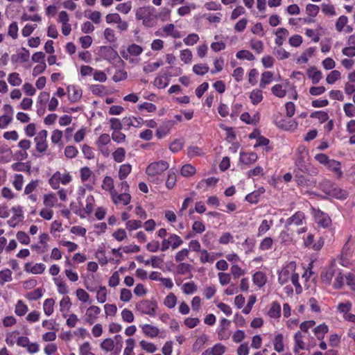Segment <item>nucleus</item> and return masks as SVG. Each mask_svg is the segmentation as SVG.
<instances>
[{"label":"nucleus","instance_id":"obj_55","mask_svg":"<svg viewBox=\"0 0 355 355\" xmlns=\"http://www.w3.org/2000/svg\"><path fill=\"white\" fill-rule=\"evenodd\" d=\"M182 289L185 294H191L196 291L197 287L194 282H191L184 284L182 286Z\"/></svg>","mask_w":355,"mask_h":355},{"label":"nucleus","instance_id":"obj_41","mask_svg":"<svg viewBox=\"0 0 355 355\" xmlns=\"http://www.w3.org/2000/svg\"><path fill=\"white\" fill-rule=\"evenodd\" d=\"M96 299L98 302L104 303L107 300V290L105 286H101L96 292Z\"/></svg>","mask_w":355,"mask_h":355},{"label":"nucleus","instance_id":"obj_49","mask_svg":"<svg viewBox=\"0 0 355 355\" xmlns=\"http://www.w3.org/2000/svg\"><path fill=\"white\" fill-rule=\"evenodd\" d=\"M162 65V62L159 61L153 63L148 64L144 67V71L146 73H151L158 69Z\"/></svg>","mask_w":355,"mask_h":355},{"label":"nucleus","instance_id":"obj_9","mask_svg":"<svg viewBox=\"0 0 355 355\" xmlns=\"http://www.w3.org/2000/svg\"><path fill=\"white\" fill-rule=\"evenodd\" d=\"M257 159V155L255 153H240V162L245 164H251Z\"/></svg>","mask_w":355,"mask_h":355},{"label":"nucleus","instance_id":"obj_53","mask_svg":"<svg viewBox=\"0 0 355 355\" xmlns=\"http://www.w3.org/2000/svg\"><path fill=\"white\" fill-rule=\"evenodd\" d=\"M131 8H132L131 2L128 1V2L118 4L116 9L118 11H119L123 14H128L130 11Z\"/></svg>","mask_w":355,"mask_h":355},{"label":"nucleus","instance_id":"obj_38","mask_svg":"<svg viewBox=\"0 0 355 355\" xmlns=\"http://www.w3.org/2000/svg\"><path fill=\"white\" fill-rule=\"evenodd\" d=\"M101 347L106 351L111 352L114 348V341L112 338L105 339L101 344Z\"/></svg>","mask_w":355,"mask_h":355},{"label":"nucleus","instance_id":"obj_30","mask_svg":"<svg viewBox=\"0 0 355 355\" xmlns=\"http://www.w3.org/2000/svg\"><path fill=\"white\" fill-rule=\"evenodd\" d=\"M12 280V272L9 269H5L0 271V284L3 285L6 282Z\"/></svg>","mask_w":355,"mask_h":355},{"label":"nucleus","instance_id":"obj_5","mask_svg":"<svg viewBox=\"0 0 355 355\" xmlns=\"http://www.w3.org/2000/svg\"><path fill=\"white\" fill-rule=\"evenodd\" d=\"M111 196L114 204L122 203L124 205H127L131 200V196L127 192H123L119 194L116 191L112 193Z\"/></svg>","mask_w":355,"mask_h":355},{"label":"nucleus","instance_id":"obj_2","mask_svg":"<svg viewBox=\"0 0 355 355\" xmlns=\"http://www.w3.org/2000/svg\"><path fill=\"white\" fill-rule=\"evenodd\" d=\"M168 164L167 162L160 160L150 164L146 168V173L148 176L154 177L157 175H160L168 168Z\"/></svg>","mask_w":355,"mask_h":355},{"label":"nucleus","instance_id":"obj_50","mask_svg":"<svg viewBox=\"0 0 355 355\" xmlns=\"http://www.w3.org/2000/svg\"><path fill=\"white\" fill-rule=\"evenodd\" d=\"M303 335L301 331H298L295 334L294 340H295V346L298 348L304 349V343L302 340Z\"/></svg>","mask_w":355,"mask_h":355},{"label":"nucleus","instance_id":"obj_48","mask_svg":"<svg viewBox=\"0 0 355 355\" xmlns=\"http://www.w3.org/2000/svg\"><path fill=\"white\" fill-rule=\"evenodd\" d=\"M60 179V172L55 173L53 175V176L49 179V184L53 189H56L59 187Z\"/></svg>","mask_w":355,"mask_h":355},{"label":"nucleus","instance_id":"obj_1","mask_svg":"<svg viewBox=\"0 0 355 355\" xmlns=\"http://www.w3.org/2000/svg\"><path fill=\"white\" fill-rule=\"evenodd\" d=\"M319 187L322 192L331 197L344 200L347 198V192L338 187L329 180L324 179L319 183Z\"/></svg>","mask_w":355,"mask_h":355},{"label":"nucleus","instance_id":"obj_54","mask_svg":"<svg viewBox=\"0 0 355 355\" xmlns=\"http://www.w3.org/2000/svg\"><path fill=\"white\" fill-rule=\"evenodd\" d=\"M210 349L211 355H223L225 352V347L220 343L216 344Z\"/></svg>","mask_w":355,"mask_h":355},{"label":"nucleus","instance_id":"obj_57","mask_svg":"<svg viewBox=\"0 0 355 355\" xmlns=\"http://www.w3.org/2000/svg\"><path fill=\"white\" fill-rule=\"evenodd\" d=\"M110 128L114 132L119 131L122 129V122L116 118H112L110 120Z\"/></svg>","mask_w":355,"mask_h":355},{"label":"nucleus","instance_id":"obj_22","mask_svg":"<svg viewBox=\"0 0 355 355\" xmlns=\"http://www.w3.org/2000/svg\"><path fill=\"white\" fill-rule=\"evenodd\" d=\"M112 156L115 162L121 163L125 159V150L123 148H117L116 150L112 153Z\"/></svg>","mask_w":355,"mask_h":355},{"label":"nucleus","instance_id":"obj_29","mask_svg":"<svg viewBox=\"0 0 355 355\" xmlns=\"http://www.w3.org/2000/svg\"><path fill=\"white\" fill-rule=\"evenodd\" d=\"M180 173L184 177H191L196 173V168L191 164H185L182 167Z\"/></svg>","mask_w":355,"mask_h":355},{"label":"nucleus","instance_id":"obj_31","mask_svg":"<svg viewBox=\"0 0 355 355\" xmlns=\"http://www.w3.org/2000/svg\"><path fill=\"white\" fill-rule=\"evenodd\" d=\"M310 117L317 118L320 123L327 121L329 119L327 112L324 111H315L311 114Z\"/></svg>","mask_w":355,"mask_h":355},{"label":"nucleus","instance_id":"obj_43","mask_svg":"<svg viewBox=\"0 0 355 355\" xmlns=\"http://www.w3.org/2000/svg\"><path fill=\"white\" fill-rule=\"evenodd\" d=\"M43 295L42 289L41 288H38L31 292H29L26 297L29 300H37L40 299Z\"/></svg>","mask_w":355,"mask_h":355},{"label":"nucleus","instance_id":"obj_63","mask_svg":"<svg viewBox=\"0 0 355 355\" xmlns=\"http://www.w3.org/2000/svg\"><path fill=\"white\" fill-rule=\"evenodd\" d=\"M274 53L279 60L286 59L290 56V53L283 48L275 49Z\"/></svg>","mask_w":355,"mask_h":355},{"label":"nucleus","instance_id":"obj_60","mask_svg":"<svg viewBox=\"0 0 355 355\" xmlns=\"http://www.w3.org/2000/svg\"><path fill=\"white\" fill-rule=\"evenodd\" d=\"M199 40V37L196 33L189 34L187 37H185L183 41L185 44L191 46L194 44L197 43Z\"/></svg>","mask_w":355,"mask_h":355},{"label":"nucleus","instance_id":"obj_58","mask_svg":"<svg viewBox=\"0 0 355 355\" xmlns=\"http://www.w3.org/2000/svg\"><path fill=\"white\" fill-rule=\"evenodd\" d=\"M121 317H122V319L123 320V321H125L126 322H132L134 321V318H135L134 315L132 313V311L127 309H124L121 311Z\"/></svg>","mask_w":355,"mask_h":355},{"label":"nucleus","instance_id":"obj_16","mask_svg":"<svg viewBox=\"0 0 355 355\" xmlns=\"http://www.w3.org/2000/svg\"><path fill=\"white\" fill-rule=\"evenodd\" d=\"M102 188L104 190L110 191V194L112 195V193L116 191L114 189V180L110 176H105L103 181Z\"/></svg>","mask_w":355,"mask_h":355},{"label":"nucleus","instance_id":"obj_13","mask_svg":"<svg viewBox=\"0 0 355 355\" xmlns=\"http://www.w3.org/2000/svg\"><path fill=\"white\" fill-rule=\"evenodd\" d=\"M266 279L265 274L261 271L255 272L252 277L254 284L259 287L264 286L266 284Z\"/></svg>","mask_w":355,"mask_h":355},{"label":"nucleus","instance_id":"obj_56","mask_svg":"<svg viewBox=\"0 0 355 355\" xmlns=\"http://www.w3.org/2000/svg\"><path fill=\"white\" fill-rule=\"evenodd\" d=\"M176 182V175L174 172H169L166 182V186L168 189L174 187Z\"/></svg>","mask_w":355,"mask_h":355},{"label":"nucleus","instance_id":"obj_3","mask_svg":"<svg viewBox=\"0 0 355 355\" xmlns=\"http://www.w3.org/2000/svg\"><path fill=\"white\" fill-rule=\"evenodd\" d=\"M157 306V305L155 302H152L148 300H142L136 304V309L138 311L150 316L155 315V309Z\"/></svg>","mask_w":355,"mask_h":355},{"label":"nucleus","instance_id":"obj_18","mask_svg":"<svg viewBox=\"0 0 355 355\" xmlns=\"http://www.w3.org/2000/svg\"><path fill=\"white\" fill-rule=\"evenodd\" d=\"M132 166L130 164H124L120 166L119 171V178L124 180L131 172Z\"/></svg>","mask_w":355,"mask_h":355},{"label":"nucleus","instance_id":"obj_4","mask_svg":"<svg viewBox=\"0 0 355 355\" xmlns=\"http://www.w3.org/2000/svg\"><path fill=\"white\" fill-rule=\"evenodd\" d=\"M101 313V309L97 306H89L85 313V320L89 324H92L98 318Z\"/></svg>","mask_w":355,"mask_h":355},{"label":"nucleus","instance_id":"obj_20","mask_svg":"<svg viewBox=\"0 0 355 355\" xmlns=\"http://www.w3.org/2000/svg\"><path fill=\"white\" fill-rule=\"evenodd\" d=\"M273 74L271 71H264L261 74V78L259 84L261 88H265L266 86L270 83L272 79Z\"/></svg>","mask_w":355,"mask_h":355},{"label":"nucleus","instance_id":"obj_59","mask_svg":"<svg viewBox=\"0 0 355 355\" xmlns=\"http://www.w3.org/2000/svg\"><path fill=\"white\" fill-rule=\"evenodd\" d=\"M110 137L108 134H102L96 141V146H106L110 142Z\"/></svg>","mask_w":355,"mask_h":355},{"label":"nucleus","instance_id":"obj_11","mask_svg":"<svg viewBox=\"0 0 355 355\" xmlns=\"http://www.w3.org/2000/svg\"><path fill=\"white\" fill-rule=\"evenodd\" d=\"M327 167L331 171H333L338 178H340L343 175V172L340 170V162L331 159Z\"/></svg>","mask_w":355,"mask_h":355},{"label":"nucleus","instance_id":"obj_28","mask_svg":"<svg viewBox=\"0 0 355 355\" xmlns=\"http://www.w3.org/2000/svg\"><path fill=\"white\" fill-rule=\"evenodd\" d=\"M55 301L52 298L46 299L43 304L44 311L46 315H50L53 312Z\"/></svg>","mask_w":355,"mask_h":355},{"label":"nucleus","instance_id":"obj_23","mask_svg":"<svg viewBox=\"0 0 355 355\" xmlns=\"http://www.w3.org/2000/svg\"><path fill=\"white\" fill-rule=\"evenodd\" d=\"M250 98L251 99L252 104L257 105L263 99L262 91L261 89H254L250 93Z\"/></svg>","mask_w":355,"mask_h":355},{"label":"nucleus","instance_id":"obj_45","mask_svg":"<svg viewBox=\"0 0 355 355\" xmlns=\"http://www.w3.org/2000/svg\"><path fill=\"white\" fill-rule=\"evenodd\" d=\"M127 51L129 54L137 56L142 53L143 49L139 45L133 44L128 46Z\"/></svg>","mask_w":355,"mask_h":355},{"label":"nucleus","instance_id":"obj_36","mask_svg":"<svg viewBox=\"0 0 355 355\" xmlns=\"http://www.w3.org/2000/svg\"><path fill=\"white\" fill-rule=\"evenodd\" d=\"M177 302V298L175 295L171 293H169L165 298L164 301V304L166 306H167L169 309H172L175 307Z\"/></svg>","mask_w":355,"mask_h":355},{"label":"nucleus","instance_id":"obj_51","mask_svg":"<svg viewBox=\"0 0 355 355\" xmlns=\"http://www.w3.org/2000/svg\"><path fill=\"white\" fill-rule=\"evenodd\" d=\"M168 239L171 241V244L173 249H176L183 243L181 238L176 234H171Z\"/></svg>","mask_w":355,"mask_h":355},{"label":"nucleus","instance_id":"obj_24","mask_svg":"<svg viewBox=\"0 0 355 355\" xmlns=\"http://www.w3.org/2000/svg\"><path fill=\"white\" fill-rule=\"evenodd\" d=\"M291 272L288 268H283L279 273L278 281L281 285L286 284L291 278Z\"/></svg>","mask_w":355,"mask_h":355},{"label":"nucleus","instance_id":"obj_37","mask_svg":"<svg viewBox=\"0 0 355 355\" xmlns=\"http://www.w3.org/2000/svg\"><path fill=\"white\" fill-rule=\"evenodd\" d=\"M340 78V73L337 70L331 71L326 78V81L329 84H334L336 81Z\"/></svg>","mask_w":355,"mask_h":355},{"label":"nucleus","instance_id":"obj_47","mask_svg":"<svg viewBox=\"0 0 355 355\" xmlns=\"http://www.w3.org/2000/svg\"><path fill=\"white\" fill-rule=\"evenodd\" d=\"M272 94L279 98H282L286 95V90L282 89V85L277 84L271 89Z\"/></svg>","mask_w":355,"mask_h":355},{"label":"nucleus","instance_id":"obj_19","mask_svg":"<svg viewBox=\"0 0 355 355\" xmlns=\"http://www.w3.org/2000/svg\"><path fill=\"white\" fill-rule=\"evenodd\" d=\"M295 181L297 184L300 186H306V187H311L312 185H315V181H310L309 180H307L304 175H298L296 174L295 176Z\"/></svg>","mask_w":355,"mask_h":355},{"label":"nucleus","instance_id":"obj_32","mask_svg":"<svg viewBox=\"0 0 355 355\" xmlns=\"http://www.w3.org/2000/svg\"><path fill=\"white\" fill-rule=\"evenodd\" d=\"M28 311V306L22 300H19L15 306V313L19 316L24 315Z\"/></svg>","mask_w":355,"mask_h":355},{"label":"nucleus","instance_id":"obj_7","mask_svg":"<svg viewBox=\"0 0 355 355\" xmlns=\"http://www.w3.org/2000/svg\"><path fill=\"white\" fill-rule=\"evenodd\" d=\"M68 98L70 102H77L82 96V90L74 85L67 87Z\"/></svg>","mask_w":355,"mask_h":355},{"label":"nucleus","instance_id":"obj_6","mask_svg":"<svg viewBox=\"0 0 355 355\" xmlns=\"http://www.w3.org/2000/svg\"><path fill=\"white\" fill-rule=\"evenodd\" d=\"M304 219V214L302 211H297L294 215L286 220L285 227L289 230V227L292 225H300Z\"/></svg>","mask_w":355,"mask_h":355},{"label":"nucleus","instance_id":"obj_40","mask_svg":"<svg viewBox=\"0 0 355 355\" xmlns=\"http://www.w3.org/2000/svg\"><path fill=\"white\" fill-rule=\"evenodd\" d=\"M192 57V52L189 49H184L180 51V59L186 64L191 62Z\"/></svg>","mask_w":355,"mask_h":355},{"label":"nucleus","instance_id":"obj_27","mask_svg":"<svg viewBox=\"0 0 355 355\" xmlns=\"http://www.w3.org/2000/svg\"><path fill=\"white\" fill-rule=\"evenodd\" d=\"M236 57L240 60H248L249 61L254 60L255 59L254 55L248 50H241L239 51Z\"/></svg>","mask_w":355,"mask_h":355},{"label":"nucleus","instance_id":"obj_44","mask_svg":"<svg viewBox=\"0 0 355 355\" xmlns=\"http://www.w3.org/2000/svg\"><path fill=\"white\" fill-rule=\"evenodd\" d=\"M139 344L144 350L149 353H153L157 350V347L153 343H148L146 340H141Z\"/></svg>","mask_w":355,"mask_h":355},{"label":"nucleus","instance_id":"obj_10","mask_svg":"<svg viewBox=\"0 0 355 355\" xmlns=\"http://www.w3.org/2000/svg\"><path fill=\"white\" fill-rule=\"evenodd\" d=\"M307 75L311 78L313 84L318 83L322 78V72L317 70L315 67H312L307 70Z\"/></svg>","mask_w":355,"mask_h":355},{"label":"nucleus","instance_id":"obj_46","mask_svg":"<svg viewBox=\"0 0 355 355\" xmlns=\"http://www.w3.org/2000/svg\"><path fill=\"white\" fill-rule=\"evenodd\" d=\"M36 150L39 154L33 153V155L39 157H40V154L44 153L48 148V144L46 141L41 143H37V144H35Z\"/></svg>","mask_w":355,"mask_h":355},{"label":"nucleus","instance_id":"obj_62","mask_svg":"<svg viewBox=\"0 0 355 355\" xmlns=\"http://www.w3.org/2000/svg\"><path fill=\"white\" fill-rule=\"evenodd\" d=\"M78 150L73 146H68L64 149V155L68 158H73L78 154Z\"/></svg>","mask_w":355,"mask_h":355},{"label":"nucleus","instance_id":"obj_21","mask_svg":"<svg viewBox=\"0 0 355 355\" xmlns=\"http://www.w3.org/2000/svg\"><path fill=\"white\" fill-rule=\"evenodd\" d=\"M274 349L277 352H282L284 351V343H283V335L282 334H278L275 336L274 342Z\"/></svg>","mask_w":355,"mask_h":355},{"label":"nucleus","instance_id":"obj_33","mask_svg":"<svg viewBox=\"0 0 355 355\" xmlns=\"http://www.w3.org/2000/svg\"><path fill=\"white\" fill-rule=\"evenodd\" d=\"M8 81L12 86H19L22 83L19 73L16 72H13L9 74Z\"/></svg>","mask_w":355,"mask_h":355},{"label":"nucleus","instance_id":"obj_39","mask_svg":"<svg viewBox=\"0 0 355 355\" xmlns=\"http://www.w3.org/2000/svg\"><path fill=\"white\" fill-rule=\"evenodd\" d=\"M192 268H193V266L189 263H180L177 267V269H178L177 272L179 275H185L187 272H191Z\"/></svg>","mask_w":355,"mask_h":355},{"label":"nucleus","instance_id":"obj_14","mask_svg":"<svg viewBox=\"0 0 355 355\" xmlns=\"http://www.w3.org/2000/svg\"><path fill=\"white\" fill-rule=\"evenodd\" d=\"M164 76H165V78L167 79L166 81H165L164 80V76H163L157 77L155 79L154 84L158 88H165L166 87L168 86V83H169V80L168 78H170L171 76H172V74L170 73H166L164 74Z\"/></svg>","mask_w":355,"mask_h":355},{"label":"nucleus","instance_id":"obj_17","mask_svg":"<svg viewBox=\"0 0 355 355\" xmlns=\"http://www.w3.org/2000/svg\"><path fill=\"white\" fill-rule=\"evenodd\" d=\"M334 274V270L332 266L329 267L327 270L322 271L321 273V279L326 284H330Z\"/></svg>","mask_w":355,"mask_h":355},{"label":"nucleus","instance_id":"obj_25","mask_svg":"<svg viewBox=\"0 0 355 355\" xmlns=\"http://www.w3.org/2000/svg\"><path fill=\"white\" fill-rule=\"evenodd\" d=\"M29 263L25 265V270L31 272L33 274H41L45 270V266L43 263H36L32 266L31 269H28Z\"/></svg>","mask_w":355,"mask_h":355},{"label":"nucleus","instance_id":"obj_42","mask_svg":"<svg viewBox=\"0 0 355 355\" xmlns=\"http://www.w3.org/2000/svg\"><path fill=\"white\" fill-rule=\"evenodd\" d=\"M320 8L319 6L314 5V4H308L306 6V13L309 16L314 17H315L318 12H319Z\"/></svg>","mask_w":355,"mask_h":355},{"label":"nucleus","instance_id":"obj_52","mask_svg":"<svg viewBox=\"0 0 355 355\" xmlns=\"http://www.w3.org/2000/svg\"><path fill=\"white\" fill-rule=\"evenodd\" d=\"M347 21L348 18L346 16H340L336 23V29L337 31L341 32L343 30L344 26L347 24Z\"/></svg>","mask_w":355,"mask_h":355},{"label":"nucleus","instance_id":"obj_64","mask_svg":"<svg viewBox=\"0 0 355 355\" xmlns=\"http://www.w3.org/2000/svg\"><path fill=\"white\" fill-rule=\"evenodd\" d=\"M128 74L127 72L124 70H119L117 71L113 76L112 79L114 82H119L121 80H124L127 78Z\"/></svg>","mask_w":355,"mask_h":355},{"label":"nucleus","instance_id":"obj_61","mask_svg":"<svg viewBox=\"0 0 355 355\" xmlns=\"http://www.w3.org/2000/svg\"><path fill=\"white\" fill-rule=\"evenodd\" d=\"M18 25L17 23L14 21L11 23L8 28V34L13 39H16L18 36Z\"/></svg>","mask_w":355,"mask_h":355},{"label":"nucleus","instance_id":"obj_15","mask_svg":"<svg viewBox=\"0 0 355 355\" xmlns=\"http://www.w3.org/2000/svg\"><path fill=\"white\" fill-rule=\"evenodd\" d=\"M268 315L272 318H277L281 315V306L277 302H273L268 313Z\"/></svg>","mask_w":355,"mask_h":355},{"label":"nucleus","instance_id":"obj_34","mask_svg":"<svg viewBox=\"0 0 355 355\" xmlns=\"http://www.w3.org/2000/svg\"><path fill=\"white\" fill-rule=\"evenodd\" d=\"M209 67L207 65L198 64L193 67V71L198 76H203L209 71Z\"/></svg>","mask_w":355,"mask_h":355},{"label":"nucleus","instance_id":"obj_8","mask_svg":"<svg viewBox=\"0 0 355 355\" xmlns=\"http://www.w3.org/2000/svg\"><path fill=\"white\" fill-rule=\"evenodd\" d=\"M143 333L148 337L155 338L158 336L159 330L157 327L150 324H144L140 326Z\"/></svg>","mask_w":355,"mask_h":355},{"label":"nucleus","instance_id":"obj_35","mask_svg":"<svg viewBox=\"0 0 355 355\" xmlns=\"http://www.w3.org/2000/svg\"><path fill=\"white\" fill-rule=\"evenodd\" d=\"M57 198L54 193L44 195V204L46 207H53L57 202Z\"/></svg>","mask_w":355,"mask_h":355},{"label":"nucleus","instance_id":"obj_26","mask_svg":"<svg viewBox=\"0 0 355 355\" xmlns=\"http://www.w3.org/2000/svg\"><path fill=\"white\" fill-rule=\"evenodd\" d=\"M328 331V327L322 324L318 325L314 329V334L318 340H322L324 338V336Z\"/></svg>","mask_w":355,"mask_h":355},{"label":"nucleus","instance_id":"obj_12","mask_svg":"<svg viewBox=\"0 0 355 355\" xmlns=\"http://www.w3.org/2000/svg\"><path fill=\"white\" fill-rule=\"evenodd\" d=\"M275 123L279 128L285 130L295 129L297 125L296 123H293L291 124V122H286V121L282 118H280L279 120L276 119Z\"/></svg>","mask_w":355,"mask_h":355}]
</instances>
